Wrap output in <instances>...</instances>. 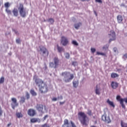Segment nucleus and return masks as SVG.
I'll list each match as a JSON object with an SVG mask.
<instances>
[{
    "mask_svg": "<svg viewBox=\"0 0 127 127\" xmlns=\"http://www.w3.org/2000/svg\"><path fill=\"white\" fill-rule=\"evenodd\" d=\"M82 0L83 1H84L85 0Z\"/></svg>",
    "mask_w": 127,
    "mask_h": 127,
    "instance_id": "603ef678",
    "label": "nucleus"
},
{
    "mask_svg": "<svg viewBox=\"0 0 127 127\" xmlns=\"http://www.w3.org/2000/svg\"><path fill=\"white\" fill-rule=\"evenodd\" d=\"M109 48V46H108L107 45H106V46H104L103 47V49H108Z\"/></svg>",
    "mask_w": 127,
    "mask_h": 127,
    "instance_id": "ea45409f",
    "label": "nucleus"
},
{
    "mask_svg": "<svg viewBox=\"0 0 127 127\" xmlns=\"http://www.w3.org/2000/svg\"><path fill=\"white\" fill-rule=\"evenodd\" d=\"M28 115L30 117H34L36 115V112L34 109H30L28 111Z\"/></svg>",
    "mask_w": 127,
    "mask_h": 127,
    "instance_id": "f8f14e48",
    "label": "nucleus"
},
{
    "mask_svg": "<svg viewBox=\"0 0 127 127\" xmlns=\"http://www.w3.org/2000/svg\"><path fill=\"white\" fill-rule=\"evenodd\" d=\"M4 6L6 9H8V7H9V6H10V4L9 3V2H7L4 3Z\"/></svg>",
    "mask_w": 127,
    "mask_h": 127,
    "instance_id": "cd10ccee",
    "label": "nucleus"
},
{
    "mask_svg": "<svg viewBox=\"0 0 127 127\" xmlns=\"http://www.w3.org/2000/svg\"><path fill=\"white\" fill-rule=\"evenodd\" d=\"M11 123H9L7 125V127H9V126H11Z\"/></svg>",
    "mask_w": 127,
    "mask_h": 127,
    "instance_id": "09e8293b",
    "label": "nucleus"
},
{
    "mask_svg": "<svg viewBox=\"0 0 127 127\" xmlns=\"http://www.w3.org/2000/svg\"><path fill=\"white\" fill-rule=\"evenodd\" d=\"M78 118L82 126H88L89 123V118L87 117V115L83 112H79L78 113Z\"/></svg>",
    "mask_w": 127,
    "mask_h": 127,
    "instance_id": "f03ea898",
    "label": "nucleus"
},
{
    "mask_svg": "<svg viewBox=\"0 0 127 127\" xmlns=\"http://www.w3.org/2000/svg\"><path fill=\"white\" fill-rule=\"evenodd\" d=\"M0 5H1V4H0Z\"/></svg>",
    "mask_w": 127,
    "mask_h": 127,
    "instance_id": "5fc2aeb1",
    "label": "nucleus"
},
{
    "mask_svg": "<svg viewBox=\"0 0 127 127\" xmlns=\"http://www.w3.org/2000/svg\"><path fill=\"white\" fill-rule=\"evenodd\" d=\"M40 51L42 52V56L44 57V58H46V57H48L49 55V51L45 47H42L40 48Z\"/></svg>",
    "mask_w": 127,
    "mask_h": 127,
    "instance_id": "6e6552de",
    "label": "nucleus"
},
{
    "mask_svg": "<svg viewBox=\"0 0 127 127\" xmlns=\"http://www.w3.org/2000/svg\"><path fill=\"white\" fill-rule=\"evenodd\" d=\"M119 74L116 73H115V72H113V73H111V78H113V79H115V78H118L119 77Z\"/></svg>",
    "mask_w": 127,
    "mask_h": 127,
    "instance_id": "aec40b11",
    "label": "nucleus"
},
{
    "mask_svg": "<svg viewBox=\"0 0 127 127\" xmlns=\"http://www.w3.org/2000/svg\"><path fill=\"white\" fill-rule=\"evenodd\" d=\"M87 115H88V116H91L92 115V111L89 110L87 112Z\"/></svg>",
    "mask_w": 127,
    "mask_h": 127,
    "instance_id": "58836bf2",
    "label": "nucleus"
},
{
    "mask_svg": "<svg viewBox=\"0 0 127 127\" xmlns=\"http://www.w3.org/2000/svg\"><path fill=\"white\" fill-rule=\"evenodd\" d=\"M12 12H13L14 16H18V10H17V9L14 8L12 10Z\"/></svg>",
    "mask_w": 127,
    "mask_h": 127,
    "instance_id": "a211bd4d",
    "label": "nucleus"
},
{
    "mask_svg": "<svg viewBox=\"0 0 127 127\" xmlns=\"http://www.w3.org/2000/svg\"><path fill=\"white\" fill-rule=\"evenodd\" d=\"M123 59H125V60L127 59V54H125L123 56Z\"/></svg>",
    "mask_w": 127,
    "mask_h": 127,
    "instance_id": "e433bc0d",
    "label": "nucleus"
},
{
    "mask_svg": "<svg viewBox=\"0 0 127 127\" xmlns=\"http://www.w3.org/2000/svg\"><path fill=\"white\" fill-rule=\"evenodd\" d=\"M91 51L92 53H95V52H96V49L91 48Z\"/></svg>",
    "mask_w": 127,
    "mask_h": 127,
    "instance_id": "4c0bfd02",
    "label": "nucleus"
},
{
    "mask_svg": "<svg viewBox=\"0 0 127 127\" xmlns=\"http://www.w3.org/2000/svg\"><path fill=\"white\" fill-rule=\"evenodd\" d=\"M15 34H17V32L15 31Z\"/></svg>",
    "mask_w": 127,
    "mask_h": 127,
    "instance_id": "8fccbe9b",
    "label": "nucleus"
},
{
    "mask_svg": "<svg viewBox=\"0 0 127 127\" xmlns=\"http://www.w3.org/2000/svg\"><path fill=\"white\" fill-rule=\"evenodd\" d=\"M36 108L39 112H41V113L43 112V105L42 104H37Z\"/></svg>",
    "mask_w": 127,
    "mask_h": 127,
    "instance_id": "2eb2a0df",
    "label": "nucleus"
},
{
    "mask_svg": "<svg viewBox=\"0 0 127 127\" xmlns=\"http://www.w3.org/2000/svg\"><path fill=\"white\" fill-rule=\"evenodd\" d=\"M121 125L122 127H127V123L123 122V121H121Z\"/></svg>",
    "mask_w": 127,
    "mask_h": 127,
    "instance_id": "bb28decb",
    "label": "nucleus"
},
{
    "mask_svg": "<svg viewBox=\"0 0 127 127\" xmlns=\"http://www.w3.org/2000/svg\"><path fill=\"white\" fill-rule=\"evenodd\" d=\"M54 63L53 62L50 63V67H51V68H55L56 69V68H58V66H59V59L57 57L54 58Z\"/></svg>",
    "mask_w": 127,
    "mask_h": 127,
    "instance_id": "39448f33",
    "label": "nucleus"
},
{
    "mask_svg": "<svg viewBox=\"0 0 127 127\" xmlns=\"http://www.w3.org/2000/svg\"><path fill=\"white\" fill-rule=\"evenodd\" d=\"M113 50H114V52H117V51H118V49H117V48H114L113 49Z\"/></svg>",
    "mask_w": 127,
    "mask_h": 127,
    "instance_id": "a18cd8bd",
    "label": "nucleus"
},
{
    "mask_svg": "<svg viewBox=\"0 0 127 127\" xmlns=\"http://www.w3.org/2000/svg\"><path fill=\"white\" fill-rule=\"evenodd\" d=\"M112 89H116L119 87V83L116 81H112L111 84Z\"/></svg>",
    "mask_w": 127,
    "mask_h": 127,
    "instance_id": "4468645a",
    "label": "nucleus"
},
{
    "mask_svg": "<svg viewBox=\"0 0 127 127\" xmlns=\"http://www.w3.org/2000/svg\"><path fill=\"white\" fill-rule=\"evenodd\" d=\"M17 43H20V39H18L16 40Z\"/></svg>",
    "mask_w": 127,
    "mask_h": 127,
    "instance_id": "c03bdc74",
    "label": "nucleus"
},
{
    "mask_svg": "<svg viewBox=\"0 0 127 127\" xmlns=\"http://www.w3.org/2000/svg\"><path fill=\"white\" fill-rule=\"evenodd\" d=\"M57 47L59 53H61V52H62L63 51L64 52V49L62 47H60L59 45H57Z\"/></svg>",
    "mask_w": 127,
    "mask_h": 127,
    "instance_id": "6ab92c4d",
    "label": "nucleus"
},
{
    "mask_svg": "<svg viewBox=\"0 0 127 127\" xmlns=\"http://www.w3.org/2000/svg\"><path fill=\"white\" fill-rule=\"evenodd\" d=\"M73 86L74 88H77L78 87V85H79V81H73Z\"/></svg>",
    "mask_w": 127,
    "mask_h": 127,
    "instance_id": "4be33fe9",
    "label": "nucleus"
},
{
    "mask_svg": "<svg viewBox=\"0 0 127 127\" xmlns=\"http://www.w3.org/2000/svg\"><path fill=\"white\" fill-rule=\"evenodd\" d=\"M102 120L105 123H107V124H111L112 123L111 118H110V117H107L106 114H104L103 115H102Z\"/></svg>",
    "mask_w": 127,
    "mask_h": 127,
    "instance_id": "9d476101",
    "label": "nucleus"
},
{
    "mask_svg": "<svg viewBox=\"0 0 127 127\" xmlns=\"http://www.w3.org/2000/svg\"><path fill=\"white\" fill-rule=\"evenodd\" d=\"M80 25H82V23L79 22L78 23L75 24L74 25V27H75V28H76V29H78L79 27H80Z\"/></svg>",
    "mask_w": 127,
    "mask_h": 127,
    "instance_id": "b1692460",
    "label": "nucleus"
},
{
    "mask_svg": "<svg viewBox=\"0 0 127 127\" xmlns=\"http://www.w3.org/2000/svg\"><path fill=\"white\" fill-rule=\"evenodd\" d=\"M107 103L110 105V106H111V107H113V108H115V104H114V102L110 101V99H108L107 101Z\"/></svg>",
    "mask_w": 127,
    "mask_h": 127,
    "instance_id": "412c9836",
    "label": "nucleus"
},
{
    "mask_svg": "<svg viewBox=\"0 0 127 127\" xmlns=\"http://www.w3.org/2000/svg\"><path fill=\"white\" fill-rule=\"evenodd\" d=\"M62 127H77L75 125V123L73 121H71L69 123V121L67 119H65L64 121V124L62 126Z\"/></svg>",
    "mask_w": 127,
    "mask_h": 127,
    "instance_id": "20e7f679",
    "label": "nucleus"
},
{
    "mask_svg": "<svg viewBox=\"0 0 127 127\" xmlns=\"http://www.w3.org/2000/svg\"><path fill=\"white\" fill-rule=\"evenodd\" d=\"M116 100H117L118 102H120L123 109H126V105L124 104V102H125V103L127 104V98L123 99L121 98V96L118 95L116 97Z\"/></svg>",
    "mask_w": 127,
    "mask_h": 127,
    "instance_id": "0eeeda50",
    "label": "nucleus"
},
{
    "mask_svg": "<svg viewBox=\"0 0 127 127\" xmlns=\"http://www.w3.org/2000/svg\"><path fill=\"white\" fill-rule=\"evenodd\" d=\"M5 11L7 12L8 15H10L11 14V10L8 9H5Z\"/></svg>",
    "mask_w": 127,
    "mask_h": 127,
    "instance_id": "c756f323",
    "label": "nucleus"
},
{
    "mask_svg": "<svg viewBox=\"0 0 127 127\" xmlns=\"http://www.w3.org/2000/svg\"><path fill=\"white\" fill-rule=\"evenodd\" d=\"M110 33L111 34H109V35L112 36V39H110L109 40V42H112V41H113V40H116V33L115 32V31L111 30L110 31Z\"/></svg>",
    "mask_w": 127,
    "mask_h": 127,
    "instance_id": "ddd939ff",
    "label": "nucleus"
},
{
    "mask_svg": "<svg viewBox=\"0 0 127 127\" xmlns=\"http://www.w3.org/2000/svg\"><path fill=\"white\" fill-rule=\"evenodd\" d=\"M117 21L118 22V23H122V22H123V16H122V15H119L117 16Z\"/></svg>",
    "mask_w": 127,
    "mask_h": 127,
    "instance_id": "f3484780",
    "label": "nucleus"
},
{
    "mask_svg": "<svg viewBox=\"0 0 127 127\" xmlns=\"http://www.w3.org/2000/svg\"><path fill=\"white\" fill-rule=\"evenodd\" d=\"M44 126H45V125H43V127H44Z\"/></svg>",
    "mask_w": 127,
    "mask_h": 127,
    "instance_id": "864d4df0",
    "label": "nucleus"
},
{
    "mask_svg": "<svg viewBox=\"0 0 127 127\" xmlns=\"http://www.w3.org/2000/svg\"><path fill=\"white\" fill-rule=\"evenodd\" d=\"M72 65H73V66H76L77 65V62H73Z\"/></svg>",
    "mask_w": 127,
    "mask_h": 127,
    "instance_id": "a19ab883",
    "label": "nucleus"
},
{
    "mask_svg": "<svg viewBox=\"0 0 127 127\" xmlns=\"http://www.w3.org/2000/svg\"><path fill=\"white\" fill-rule=\"evenodd\" d=\"M26 98L27 100H28L29 98H30V95H29V93H28V92H27L26 94Z\"/></svg>",
    "mask_w": 127,
    "mask_h": 127,
    "instance_id": "c9c22d12",
    "label": "nucleus"
},
{
    "mask_svg": "<svg viewBox=\"0 0 127 127\" xmlns=\"http://www.w3.org/2000/svg\"><path fill=\"white\" fill-rule=\"evenodd\" d=\"M64 104H65V102H60V105H64Z\"/></svg>",
    "mask_w": 127,
    "mask_h": 127,
    "instance_id": "de8ad7c7",
    "label": "nucleus"
},
{
    "mask_svg": "<svg viewBox=\"0 0 127 127\" xmlns=\"http://www.w3.org/2000/svg\"><path fill=\"white\" fill-rule=\"evenodd\" d=\"M30 94L33 96H37V93L33 89H31L30 91Z\"/></svg>",
    "mask_w": 127,
    "mask_h": 127,
    "instance_id": "5701e85b",
    "label": "nucleus"
},
{
    "mask_svg": "<svg viewBox=\"0 0 127 127\" xmlns=\"http://www.w3.org/2000/svg\"><path fill=\"white\" fill-rule=\"evenodd\" d=\"M95 1L96 2H99L100 3H102V2H103V1H102V0H95Z\"/></svg>",
    "mask_w": 127,
    "mask_h": 127,
    "instance_id": "79ce46f5",
    "label": "nucleus"
},
{
    "mask_svg": "<svg viewBox=\"0 0 127 127\" xmlns=\"http://www.w3.org/2000/svg\"><path fill=\"white\" fill-rule=\"evenodd\" d=\"M48 117V115L45 116L43 118L44 121H45V120H46V119H47Z\"/></svg>",
    "mask_w": 127,
    "mask_h": 127,
    "instance_id": "37998d69",
    "label": "nucleus"
},
{
    "mask_svg": "<svg viewBox=\"0 0 127 127\" xmlns=\"http://www.w3.org/2000/svg\"><path fill=\"white\" fill-rule=\"evenodd\" d=\"M62 76L64 77V81L65 83H69L74 78V74L70 73V72H63L62 73Z\"/></svg>",
    "mask_w": 127,
    "mask_h": 127,
    "instance_id": "7ed1b4c3",
    "label": "nucleus"
},
{
    "mask_svg": "<svg viewBox=\"0 0 127 127\" xmlns=\"http://www.w3.org/2000/svg\"><path fill=\"white\" fill-rule=\"evenodd\" d=\"M36 86H38L39 92L41 94H45L48 92V86L42 79L36 78L35 80Z\"/></svg>",
    "mask_w": 127,
    "mask_h": 127,
    "instance_id": "f257e3e1",
    "label": "nucleus"
},
{
    "mask_svg": "<svg viewBox=\"0 0 127 127\" xmlns=\"http://www.w3.org/2000/svg\"><path fill=\"white\" fill-rule=\"evenodd\" d=\"M61 43L63 45V46H66L69 44V40L68 38L64 36H62Z\"/></svg>",
    "mask_w": 127,
    "mask_h": 127,
    "instance_id": "1a4fd4ad",
    "label": "nucleus"
},
{
    "mask_svg": "<svg viewBox=\"0 0 127 127\" xmlns=\"http://www.w3.org/2000/svg\"><path fill=\"white\" fill-rule=\"evenodd\" d=\"M72 44L75 45V46H78V45H79V44H78L76 41H72Z\"/></svg>",
    "mask_w": 127,
    "mask_h": 127,
    "instance_id": "72a5a7b5",
    "label": "nucleus"
},
{
    "mask_svg": "<svg viewBox=\"0 0 127 127\" xmlns=\"http://www.w3.org/2000/svg\"><path fill=\"white\" fill-rule=\"evenodd\" d=\"M95 13L96 15L97 16V13H96V12H95Z\"/></svg>",
    "mask_w": 127,
    "mask_h": 127,
    "instance_id": "3c124183",
    "label": "nucleus"
},
{
    "mask_svg": "<svg viewBox=\"0 0 127 127\" xmlns=\"http://www.w3.org/2000/svg\"><path fill=\"white\" fill-rule=\"evenodd\" d=\"M41 121L40 119H39V118H32L30 120V122L32 123L33 124H34L35 123H40Z\"/></svg>",
    "mask_w": 127,
    "mask_h": 127,
    "instance_id": "dca6fc26",
    "label": "nucleus"
},
{
    "mask_svg": "<svg viewBox=\"0 0 127 127\" xmlns=\"http://www.w3.org/2000/svg\"><path fill=\"white\" fill-rule=\"evenodd\" d=\"M18 10L19 11L20 15L22 17H25L26 16V11L23 7V5L22 3H20V5L18 7Z\"/></svg>",
    "mask_w": 127,
    "mask_h": 127,
    "instance_id": "423d86ee",
    "label": "nucleus"
},
{
    "mask_svg": "<svg viewBox=\"0 0 127 127\" xmlns=\"http://www.w3.org/2000/svg\"><path fill=\"white\" fill-rule=\"evenodd\" d=\"M52 101H54V102L57 101V98L54 97L52 99Z\"/></svg>",
    "mask_w": 127,
    "mask_h": 127,
    "instance_id": "49530a36",
    "label": "nucleus"
},
{
    "mask_svg": "<svg viewBox=\"0 0 127 127\" xmlns=\"http://www.w3.org/2000/svg\"><path fill=\"white\" fill-rule=\"evenodd\" d=\"M48 21L49 22H50L51 24H53V23H54V19L49 18Z\"/></svg>",
    "mask_w": 127,
    "mask_h": 127,
    "instance_id": "7c9ffc66",
    "label": "nucleus"
},
{
    "mask_svg": "<svg viewBox=\"0 0 127 127\" xmlns=\"http://www.w3.org/2000/svg\"><path fill=\"white\" fill-rule=\"evenodd\" d=\"M4 82V77H1L0 78V84H3Z\"/></svg>",
    "mask_w": 127,
    "mask_h": 127,
    "instance_id": "2f4dec72",
    "label": "nucleus"
},
{
    "mask_svg": "<svg viewBox=\"0 0 127 127\" xmlns=\"http://www.w3.org/2000/svg\"><path fill=\"white\" fill-rule=\"evenodd\" d=\"M20 103V104H23L24 103H25V98L24 97H21Z\"/></svg>",
    "mask_w": 127,
    "mask_h": 127,
    "instance_id": "a878e982",
    "label": "nucleus"
},
{
    "mask_svg": "<svg viewBox=\"0 0 127 127\" xmlns=\"http://www.w3.org/2000/svg\"><path fill=\"white\" fill-rule=\"evenodd\" d=\"M96 54L97 55H102V56H106V54L104 53H100L99 52H97Z\"/></svg>",
    "mask_w": 127,
    "mask_h": 127,
    "instance_id": "473e14b6",
    "label": "nucleus"
},
{
    "mask_svg": "<svg viewBox=\"0 0 127 127\" xmlns=\"http://www.w3.org/2000/svg\"><path fill=\"white\" fill-rule=\"evenodd\" d=\"M96 89H95V93L96 95H100L101 94V92H100V88H98V85H96Z\"/></svg>",
    "mask_w": 127,
    "mask_h": 127,
    "instance_id": "393cba45",
    "label": "nucleus"
},
{
    "mask_svg": "<svg viewBox=\"0 0 127 127\" xmlns=\"http://www.w3.org/2000/svg\"><path fill=\"white\" fill-rule=\"evenodd\" d=\"M11 100L12 102V103L11 104V107L12 108V109L14 110V109H15V107H17V106H18V103H17V100L15 98H12Z\"/></svg>",
    "mask_w": 127,
    "mask_h": 127,
    "instance_id": "9b49d317",
    "label": "nucleus"
},
{
    "mask_svg": "<svg viewBox=\"0 0 127 127\" xmlns=\"http://www.w3.org/2000/svg\"><path fill=\"white\" fill-rule=\"evenodd\" d=\"M65 57L67 59H69V58H70V54H69V53H66L65 55Z\"/></svg>",
    "mask_w": 127,
    "mask_h": 127,
    "instance_id": "f704fd0d",
    "label": "nucleus"
},
{
    "mask_svg": "<svg viewBox=\"0 0 127 127\" xmlns=\"http://www.w3.org/2000/svg\"><path fill=\"white\" fill-rule=\"evenodd\" d=\"M16 116L17 117V118H22L23 117V115H22V114H21V113H16Z\"/></svg>",
    "mask_w": 127,
    "mask_h": 127,
    "instance_id": "c85d7f7f",
    "label": "nucleus"
}]
</instances>
